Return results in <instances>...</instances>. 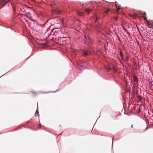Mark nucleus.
I'll list each match as a JSON object with an SVG mask.
<instances>
[{"instance_id":"1","label":"nucleus","mask_w":153,"mask_h":153,"mask_svg":"<svg viewBox=\"0 0 153 153\" xmlns=\"http://www.w3.org/2000/svg\"><path fill=\"white\" fill-rule=\"evenodd\" d=\"M7 2L5 1V0H0V5L1 6L0 8H2L5 6Z\"/></svg>"},{"instance_id":"2","label":"nucleus","mask_w":153,"mask_h":153,"mask_svg":"<svg viewBox=\"0 0 153 153\" xmlns=\"http://www.w3.org/2000/svg\"><path fill=\"white\" fill-rule=\"evenodd\" d=\"M91 52L89 50H85L83 51V54L84 56L88 55L90 54Z\"/></svg>"},{"instance_id":"3","label":"nucleus","mask_w":153,"mask_h":153,"mask_svg":"<svg viewBox=\"0 0 153 153\" xmlns=\"http://www.w3.org/2000/svg\"><path fill=\"white\" fill-rule=\"evenodd\" d=\"M111 10L108 7H105L104 8L103 11L106 14Z\"/></svg>"},{"instance_id":"4","label":"nucleus","mask_w":153,"mask_h":153,"mask_svg":"<svg viewBox=\"0 0 153 153\" xmlns=\"http://www.w3.org/2000/svg\"><path fill=\"white\" fill-rule=\"evenodd\" d=\"M85 11L88 14H89V13L92 10L91 9H90L89 8H88L85 9Z\"/></svg>"},{"instance_id":"5","label":"nucleus","mask_w":153,"mask_h":153,"mask_svg":"<svg viewBox=\"0 0 153 153\" xmlns=\"http://www.w3.org/2000/svg\"><path fill=\"white\" fill-rule=\"evenodd\" d=\"M133 79L134 82L135 84L136 82H137V79L136 76L134 75L133 76Z\"/></svg>"},{"instance_id":"6","label":"nucleus","mask_w":153,"mask_h":153,"mask_svg":"<svg viewBox=\"0 0 153 153\" xmlns=\"http://www.w3.org/2000/svg\"><path fill=\"white\" fill-rule=\"evenodd\" d=\"M85 39H84V43L86 45H88V44L89 42L88 40L86 38V36H85Z\"/></svg>"},{"instance_id":"7","label":"nucleus","mask_w":153,"mask_h":153,"mask_svg":"<svg viewBox=\"0 0 153 153\" xmlns=\"http://www.w3.org/2000/svg\"><path fill=\"white\" fill-rule=\"evenodd\" d=\"M11 4L13 7V9L14 11L16 8V6L14 3L11 2Z\"/></svg>"},{"instance_id":"8","label":"nucleus","mask_w":153,"mask_h":153,"mask_svg":"<svg viewBox=\"0 0 153 153\" xmlns=\"http://www.w3.org/2000/svg\"><path fill=\"white\" fill-rule=\"evenodd\" d=\"M25 15L27 17L29 18L30 17V13L29 12H26L25 13Z\"/></svg>"},{"instance_id":"9","label":"nucleus","mask_w":153,"mask_h":153,"mask_svg":"<svg viewBox=\"0 0 153 153\" xmlns=\"http://www.w3.org/2000/svg\"><path fill=\"white\" fill-rule=\"evenodd\" d=\"M77 13L78 15L80 16H82L84 14V13L83 12H77Z\"/></svg>"},{"instance_id":"10","label":"nucleus","mask_w":153,"mask_h":153,"mask_svg":"<svg viewBox=\"0 0 153 153\" xmlns=\"http://www.w3.org/2000/svg\"><path fill=\"white\" fill-rule=\"evenodd\" d=\"M105 68L108 71H109L110 70V68L109 65L107 66H105Z\"/></svg>"},{"instance_id":"11","label":"nucleus","mask_w":153,"mask_h":153,"mask_svg":"<svg viewBox=\"0 0 153 153\" xmlns=\"http://www.w3.org/2000/svg\"><path fill=\"white\" fill-rule=\"evenodd\" d=\"M52 12L53 14H55L56 13H59V12H56V10H52Z\"/></svg>"},{"instance_id":"12","label":"nucleus","mask_w":153,"mask_h":153,"mask_svg":"<svg viewBox=\"0 0 153 153\" xmlns=\"http://www.w3.org/2000/svg\"><path fill=\"white\" fill-rule=\"evenodd\" d=\"M96 19L95 20V22H97V20H98L100 18V17H98L97 16H96Z\"/></svg>"},{"instance_id":"13","label":"nucleus","mask_w":153,"mask_h":153,"mask_svg":"<svg viewBox=\"0 0 153 153\" xmlns=\"http://www.w3.org/2000/svg\"><path fill=\"white\" fill-rule=\"evenodd\" d=\"M137 97L139 101H140L142 99V97L140 96H138Z\"/></svg>"},{"instance_id":"14","label":"nucleus","mask_w":153,"mask_h":153,"mask_svg":"<svg viewBox=\"0 0 153 153\" xmlns=\"http://www.w3.org/2000/svg\"><path fill=\"white\" fill-rule=\"evenodd\" d=\"M20 11H21V12H24L25 11V10L24 8L20 9V10L19 11L20 12Z\"/></svg>"},{"instance_id":"15","label":"nucleus","mask_w":153,"mask_h":153,"mask_svg":"<svg viewBox=\"0 0 153 153\" xmlns=\"http://www.w3.org/2000/svg\"><path fill=\"white\" fill-rule=\"evenodd\" d=\"M113 69L115 71H117V69L116 68L115 66L114 65L113 66Z\"/></svg>"},{"instance_id":"16","label":"nucleus","mask_w":153,"mask_h":153,"mask_svg":"<svg viewBox=\"0 0 153 153\" xmlns=\"http://www.w3.org/2000/svg\"><path fill=\"white\" fill-rule=\"evenodd\" d=\"M120 56L122 58H123V54L122 53V51H120Z\"/></svg>"},{"instance_id":"17","label":"nucleus","mask_w":153,"mask_h":153,"mask_svg":"<svg viewBox=\"0 0 153 153\" xmlns=\"http://www.w3.org/2000/svg\"><path fill=\"white\" fill-rule=\"evenodd\" d=\"M129 58V56H127L126 58V61L127 62Z\"/></svg>"},{"instance_id":"18","label":"nucleus","mask_w":153,"mask_h":153,"mask_svg":"<svg viewBox=\"0 0 153 153\" xmlns=\"http://www.w3.org/2000/svg\"><path fill=\"white\" fill-rule=\"evenodd\" d=\"M90 3L91 4H94V3H95V4H96V2H94V1H91L90 2Z\"/></svg>"},{"instance_id":"19","label":"nucleus","mask_w":153,"mask_h":153,"mask_svg":"<svg viewBox=\"0 0 153 153\" xmlns=\"http://www.w3.org/2000/svg\"><path fill=\"white\" fill-rule=\"evenodd\" d=\"M121 7L120 6H118L117 7V10L118 11L119 9H120Z\"/></svg>"},{"instance_id":"20","label":"nucleus","mask_w":153,"mask_h":153,"mask_svg":"<svg viewBox=\"0 0 153 153\" xmlns=\"http://www.w3.org/2000/svg\"><path fill=\"white\" fill-rule=\"evenodd\" d=\"M114 19L116 20H117L118 19L117 16H115L114 17Z\"/></svg>"},{"instance_id":"21","label":"nucleus","mask_w":153,"mask_h":153,"mask_svg":"<svg viewBox=\"0 0 153 153\" xmlns=\"http://www.w3.org/2000/svg\"><path fill=\"white\" fill-rule=\"evenodd\" d=\"M55 4V3L53 2L51 4H50V6L52 7L53 5Z\"/></svg>"},{"instance_id":"22","label":"nucleus","mask_w":153,"mask_h":153,"mask_svg":"<svg viewBox=\"0 0 153 153\" xmlns=\"http://www.w3.org/2000/svg\"><path fill=\"white\" fill-rule=\"evenodd\" d=\"M146 15V13L145 12H144L142 15L143 17H144Z\"/></svg>"},{"instance_id":"23","label":"nucleus","mask_w":153,"mask_h":153,"mask_svg":"<svg viewBox=\"0 0 153 153\" xmlns=\"http://www.w3.org/2000/svg\"><path fill=\"white\" fill-rule=\"evenodd\" d=\"M151 24H149V27H150V28H151V27H152V26L151 25Z\"/></svg>"},{"instance_id":"24","label":"nucleus","mask_w":153,"mask_h":153,"mask_svg":"<svg viewBox=\"0 0 153 153\" xmlns=\"http://www.w3.org/2000/svg\"><path fill=\"white\" fill-rule=\"evenodd\" d=\"M151 25L152 26V27H153V22L151 24Z\"/></svg>"},{"instance_id":"25","label":"nucleus","mask_w":153,"mask_h":153,"mask_svg":"<svg viewBox=\"0 0 153 153\" xmlns=\"http://www.w3.org/2000/svg\"><path fill=\"white\" fill-rule=\"evenodd\" d=\"M147 129V127L146 126V129L144 131H145Z\"/></svg>"},{"instance_id":"26","label":"nucleus","mask_w":153,"mask_h":153,"mask_svg":"<svg viewBox=\"0 0 153 153\" xmlns=\"http://www.w3.org/2000/svg\"><path fill=\"white\" fill-rule=\"evenodd\" d=\"M127 34H128L129 36L130 35V33L128 32H127Z\"/></svg>"},{"instance_id":"27","label":"nucleus","mask_w":153,"mask_h":153,"mask_svg":"<svg viewBox=\"0 0 153 153\" xmlns=\"http://www.w3.org/2000/svg\"><path fill=\"white\" fill-rule=\"evenodd\" d=\"M144 19H145L146 20V19H147V18H146V17H144Z\"/></svg>"},{"instance_id":"28","label":"nucleus","mask_w":153,"mask_h":153,"mask_svg":"<svg viewBox=\"0 0 153 153\" xmlns=\"http://www.w3.org/2000/svg\"><path fill=\"white\" fill-rule=\"evenodd\" d=\"M133 125H131V128H133Z\"/></svg>"},{"instance_id":"29","label":"nucleus","mask_w":153,"mask_h":153,"mask_svg":"<svg viewBox=\"0 0 153 153\" xmlns=\"http://www.w3.org/2000/svg\"><path fill=\"white\" fill-rule=\"evenodd\" d=\"M40 127H41V125H40L38 127L39 128H40Z\"/></svg>"},{"instance_id":"30","label":"nucleus","mask_w":153,"mask_h":153,"mask_svg":"<svg viewBox=\"0 0 153 153\" xmlns=\"http://www.w3.org/2000/svg\"><path fill=\"white\" fill-rule=\"evenodd\" d=\"M42 45H44V44H43V43H42Z\"/></svg>"},{"instance_id":"31","label":"nucleus","mask_w":153,"mask_h":153,"mask_svg":"<svg viewBox=\"0 0 153 153\" xmlns=\"http://www.w3.org/2000/svg\"><path fill=\"white\" fill-rule=\"evenodd\" d=\"M124 30L126 31V30L125 29H124Z\"/></svg>"},{"instance_id":"32","label":"nucleus","mask_w":153,"mask_h":153,"mask_svg":"<svg viewBox=\"0 0 153 153\" xmlns=\"http://www.w3.org/2000/svg\"><path fill=\"white\" fill-rule=\"evenodd\" d=\"M54 0V1L55 0Z\"/></svg>"}]
</instances>
